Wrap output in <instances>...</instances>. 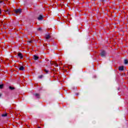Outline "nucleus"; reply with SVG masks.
Listing matches in <instances>:
<instances>
[{
	"instance_id": "obj_7",
	"label": "nucleus",
	"mask_w": 128,
	"mask_h": 128,
	"mask_svg": "<svg viewBox=\"0 0 128 128\" xmlns=\"http://www.w3.org/2000/svg\"><path fill=\"white\" fill-rule=\"evenodd\" d=\"M52 64H54V66H58V63L56 62H52Z\"/></svg>"
},
{
	"instance_id": "obj_9",
	"label": "nucleus",
	"mask_w": 128,
	"mask_h": 128,
	"mask_svg": "<svg viewBox=\"0 0 128 128\" xmlns=\"http://www.w3.org/2000/svg\"><path fill=\"white\" fill-rule=\"evenodd\" d=\"M35 96H36V98H40V94L38 93H36L35 94H34Z\"/></svg>"
},
{
	"instance_id": "obj_22",
	"label": "nucleus",
	"mask_w": 128,
	"mask_h": 128,
	"mask_svg": "<svg viewBox=\"0 0 128 128\" xmlns=\"http://www.w3.org/2000/svg\"><path fill=\"white\" fill-rule=\"evenodd\" d=\"M67 16H68H68H70V14H68Z\"/></svg>"
},
{
	"instance_id": "obj_27",
	"label": "nucleus",
	"mask_w": 128,
	"mask_h": 128,
	"mask_svg": "<svg viewBox=\"0 0 128 128\" xmlns=\"http://www.w3.org/2000/svg\"><path fill=\"white\" fill-rule=\"evenodd\" d=\"M44 46H46V45H44Z\"/></svg>"
},
{
	"instance_id": "obj_6",
	"label": "nucleus",
	"mask_w": 128,
	"mask_h": 128,
	"mask_svg": "<svg viewBox=\"0 0 128 128\" xmlns=\"http://www.w3.org/2000/svg\"><path fill=\"white\" fill-rule=\"evenodd\" d=\"M101 56H106V52L105 51H102L100 53Z\"/></svg>"
},
{
	"instance_id": "obj_15",
	"label": "nucleus",
	"mask_w": 128,
	"mask_h": 128,
	"mask_svg": "<svg viewBox=\"0 0 128 128\" xmlns=\"http://www.w3.org/2000/svg\"><path fill=\"white\" fill-rule=\"evenodd\" d=\"M0 88L2 90L4 88V84H0Z\"/></svg>"
},
{
	"instance_id": "obj_11",
	"label": "nucleus",
	"mask_w": 128,
	"mask_h": 128,
	"mask_svg": "<svg viewBox=\"0 0 128 128\" xmlns=\"http://www.w3.org/2000/svg\"><path fill=\"white\" fill-rule=\"evenodd\" d=\"M2 116L3 118H4L6 116H8V113H5L4 114H2L1 115Z\"/></svg>"
},
{
	"instance_id": "obj_12",
	"label": "nucleus",
	"mask_w": 128,
	"mask_h": 128,
	"mask_svg": "<svg viewBox=\"0 0 128 128\" xmlns=\"http://www.w3.org/2000/svg\"><path fill=\"white\" fill-rule=\"evenodd\" d=\"M20 70H24V66H21L20 68H19Z\"/></svg>"
},
{
	"instance_id": "obj_25",
	"label": "nucleus",
	"mask_w": 128,
	"mask_h": 128,
	"mask_svg": "<svg viewBox=\"0 0 128 128\" xmlns=\"http://www.w3.org/2000/svg\"><path fill=\"white\" fill-rule=\"evenodd\" d=\"M2 96V94H0V96Z\"/></svg>"
},
{
	"instance_id": "obj_18",
	"label": "nucleus",
	"mask_w": 128,
	"mask_h": 128,
	"mask_svg": "<svg viewBox=\"0 0 128 128\" xmlns=\"http://www.w3.org/2000/svg\"><path fill=\"white\" fill-rule=\"evenodd\" d=\"M44 78V75H40L38 76V78Z\"/></svg>"
},
{
	"instance_id": "obj_23",
	"label": "nucleus",
	"mask_w": 128,
	"mask_h": 128,
	"mask_svg": "<svg viewBox=\"0 0 128 128\" xmlns=\"http://www.w3.org/2000/svg\"><path fill=\"white\" fill-rule=\"evenodd\" d=\"M2 14V10L0 8V14Z\"/></svg>"
},
{
	"instance_id": "obj_16",
	"label": "nucleus",
	"mask_w": 128,
	"mask_h": 128,
	"mask_svg": "<svg viewBox=\"0 0 128 128\" xmlns=\"http://www.w3.org/2000/svg\"><path fill=\"white\" fill-rule=\"evenodd\" d=\"M124 64H128V60H124Z\"/></svg>"
},
{
	"instance_id": "obj_21",
	"label": "nucleus",
	"mask_w": 128,
	"mask_h": 128,
	"mask_svg": "<svg viewBox=\"0 0 128 128\" xmlns=\"http://www.w3.org/2000/svg\"><path fill=\"white\" fill-rule=\"evenodd\" d=\"M59 66H62V62H60V63L59 64Z\"/></svg>"
},
{
	"instance_id": "obj_26",
	"label": "nucleus",
	"mask_w": 128,
	"mask_h": 128,
	"mask_svg": "<svg viewBox=\"0 0 128 128\" xmlns=\"http://www.w3.org/2000/svg\"><path fill=\"white\" fill-rule=\"evenodd\" d=\"M38 128H40V126H39V127H38Z\"/></svg>"
},
{
	"instance_id": "obj_10",
	"label": "nucleus",
	"mask_w": 128,
	"mask_h": 128,
	"mask_svg": "<svg viewBox=\"0 0 128 128\" xmlns=\"http://www.w3.org/2000/svg\"><path fill=\"white\" fill-rule=\"evenodd\" d=\"M34 58L35 60H38V56H36V55H34Z\"/></svg>"
},
{
	"instance_id": "obj_14",
	"label": "nucleus",
	"mask_w": 128,
	"mask_h": 128,
	"mask_svg": "<svg viewBox=\"0 0 128 128\" xmlns=\"http://www.w3.org/2000/svg\"><path fill=\"white\" fill-rule=\"evenodd\" d=\"M44 72H46V74H48V70H46V69H44Z\"/></svg>"
},
{
	"instance_id": "obj_4",
	"label": "nucleus",
	"mask_w": 128,
	"mask_h": 128,
	"mask_svg": "<svg viewBox=\"0 0 128 128\" xmlns=\"http://www.w3.org/2000/svg\"><path fill=\"white\" fill-rule=\"evenodd\" d=\"M18 58H20L22 59V58H24V56H22V53L20 52L18 54Z\"/></svg>"
},
{
	"instance_id": "obj_5",
	"label": "nucleus",
	"mask_w": 128,
	"mask_h": 128,
	"mask_svg": "<svg viewBox=\"0 0 128 128\" xmlns=\"http://www.w3.org/2000/svg\"><path fill=\"white\" fill-rule=\"evenodd\" d=\"M38 20H44V17L42 15L39 16L38 18Z\"/></svg>"
},
{
	"instance_id": "obj_17",
	"label": "nucleus",
	"mask_w": 128,
	"mask_h": 128,
	"mask_svg": "<svg viewBox=\"0 0 128 128\" xmlns=\"http://www.w3.org/2000/svg\"><path fill=\"white\" fill-rule=\"evenodd\" d=\"M5 12H6V14H10V12H8V10H5Z\"/></svg>"
},
{
	"instance_id": "obj_8",
	"label": "nucleus",
	"mask_w": 128,
	"mask_h": 128,
	"mask_svg": "<svg viewBox=\"0 0 128 128\" xmlns=\"http://www.w3.org/2000/svg\"><path fill=\"white\" fill-rule=\"evenodd\" d=\"M64 2H66V0H60V4L61 6H64Z\"/></svg>"
},
{
	"instance_id": "obj_13",
	"label": "nucleus",
	"mask_w": 128,
	"mask_h": 128,
	"mask_svg": "<svg viewBox=\"0 0 128 128\" xmlns=\"http://www.w3.org/2000/svg\"><path fill=\"white\" fill-rule=\"evenodd\" d=\"M9 88L11 90H14V87H12L11 86H9Z\"/></svg>"
},
{
	"instance_id": "obj_3",
	"label": "nucleus",
	"mask_w": 128,
	"mask_h": 128,
	"mask_svg": "<svg viewBox=\"0 0 128 128\" xmlns=\"http://www.w3.org/2000/svg\"><path fill=\"white\" fill-rule=\"evenodd\" d=\"M118 70H121V72H122L123 70H124V66H119Z\"/></svg>"
},
{
	"instance_id": "obj_20",
	"label": "nucleus",
	"mask_w": 128,
	"mask_h": 128,
	"mask_svg": "<svg viewBox=\"0 0 128 128\" xmlns=\"http://www.w3.org/2000/svg\"><path fill=\"white\" fill-rule=\"evenodd\" d=\"M28 42H30V44H32V41L30 40V41H28Z\"/></svg>"
},
{
	"instance_id": "obj_19",
	"label": "nucleus",
	"mask_w": 128,
	"mask_h": 128,
	"mask_svg": "<svg viewBox=\"0 0 128 128\" xmlns=\"http://www.w3.org/2000/svg\"><path fill=\"white\" fill-rule=\"evenodd\" d=\"M42 30V28H38V31Z\"/></svg>"
},
{
	"instance_id": "obj_1",
	"label": "nucleus",
	"mask_w": 128,
	"mask_h": 128,
	"mask_svg": "<svg viewBox=\"0 0 128 128\" xmlns=\"http://www.w3.org/2000/svg\"><path fill=\"white\" fill-rule=\"evenodd\" d=\"M13 12L16 14H21L22 13V9L18 8L16 10H14Z\"/></svg>"
},
{
	"instance_id": "obj_24",
	"label": "nucleus",
	"mask_w": 128,
	"mask_h": 128,
	"mask_svg": "<svg viewBox=\"0 0 128 128\" xmlns=\"http://www.w3.org/2000/svg\"><path fill=\"white\" fill-rule=\"evenodd\" d=\"M76 96H78V93H76Z\"/></svg>"
},
{
	"instance_id": "obj_2",
	"label": "nucleus",
	"mask_w": 128,
	"mask_h": 128,
	"mask_svg": "<svg viewBox=\"0 0 128 128\" xmlns=\"http://www.w3.org/2000/svg\"><path fill=\"white\" fill-rule=\"evenodd\" d=\"M50 38H52V36H50V34H47L45 36V38L46 40H50Z\"/></svg>"
}]
</instances>
